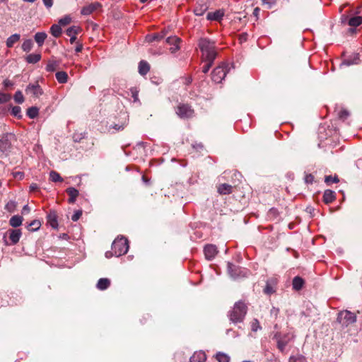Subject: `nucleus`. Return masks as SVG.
I'll return each mask as SVG.
<instances>
[{"label": "nucleus", "instance_id": "aec40b11", "mask_svg": "<svg viewBox=\"0 0 362 362\" xmlns=\"http://www.w3.org/2000/svg\"><path fill=\"white\" fill-rule=\"evenodd\" d=\"M66 192L69 196V198L68 199L69 203L74 204L76 202V197L79 194L78 190L74 187H69L66 189Z\"/></svg>", "mask_w": 362, "mask_h": 362}, {"label": "nucleus", "instance_id": "a211bd4d", "mask_svg": "<svg viewBox=\"0 0 362 362\" xmlns=\"http://www.w3.org/2000/svg\"><path fill=\"white\" fill-rule=\"evenodd\" d=\"M206 359L205 352L202 351H195L190 357L189 362H204Z\"/></svg>", "mask_w": 362, "mask_h": 362}, {"label": "nucleus", "instance_id": "f257e3e1", "mask_svg": "<svg viewBox=\"0 0 362 362\" xmlns=\"http://www.w3.org/2000/svg\"><path fill=\"white\" fill-rule=\"evenodd\" d=\"M199 47L202 53V60L205 62L202 67V72L206 74L217 56L215 42L206 38H201L199 41Z\"/></svg>", "mask_w": 362, "mask_h": 362}, {"label": "nucleus", "instance_id": "c9c22d12", "mask_svg": "<svg viewBox=\"0 0 362 362\" xmlns=\"http://www.w3.org/2000/svg\"><path fill=\"white\" fill-rule=\"evenodd\" d=\"M38 112L39 110L36 107H31L27 110V115L31 119L35 118L38 115Z\"/></svg>", "mask_w": 362, "mask_h": 362}, {"label": "nucleus", "instance_id": "ea45409f", "mask_svg": "<svg viewBox=\"0 0 362 362\" xmlns=\"http://www.w3.org/2000/svg\"><path fill=\"white\" fill-rule=\"evenodd\" d=\"M11 115L18 119L22 117L21 108L19 106H14L11 109Z\"/></svg>", "mask_w": 362, "mask_h": 362}, {"label": "nucleus", "instance_id": "0eeeda50", "mask_svg": "<svg viewBox=\"0 0 362 362\" xmlns=\"http://www.w3.org/2000/svg\"><path fill=\"white\" fill-rule=\"evenodd\" d=\"M228 272L230 277L234 279L246 276L248 274V271L247 269L240 268L230 262L228 263Z\"/></svg>", "mask_w": 362, "mask_h": 362}, {"label": "nucleus", "instance_id": "20e7f679", "mask_svg": "<svg viewBox=\"0 0 362 362\" xmlns=\"http://www.w3.org/2000/svg\"><path fill=\"white\" fill-rule=\"evenodd\" d=\"M233 68L232 64L222 63L213 70L211 73L212 81L217 83H221L225 78L226 74Z\"/></svg>", "mask_w": 362, "mask_h": 362}, {"label": "nucleus", "instance_id": "7c9ffc66", "mask_svg": "<svg viewBox=\"0 0 362 362\" xmlns=\"http://www.w3.org/2000/svg\"><path fill=\"white\" fill-rule=\"evenodd\" d=\"M57 81L60 83H65L68 79V75L65 71H58L55 74Z\"/></svg>", "mask_w": 362, "mask_h": 362}, {"label": "nucleus", "instance_id": "7ed1b4c3", "mask_svg": "<svg viewBox=\"0 0 362 362\" xmlns=\"http://www.w3.org/2000/svg\"><path fill=\"white\" fill-rule=\"evenodd\" d=\"M247 313V306L243 301L237 302L232 310L229 312L228 316L233 323L241 322Z\"/></svg>", "mask_w": 362, "mask_h": 362}, {"label": "nucleus", "instance_id": "4c0bfd02", "mask_svg": "<svg viewBox=\"0 0 362 362\" xmlns=\"http://www.w3.org/2000/svg\"><path fill=\"white\" fill-rule=\"evenodd\" d=\"M49 179L54 182H62L63 180L60 175L56 171H51L49 173Z\"/></svg>", "mask_w": 362, "mask_h": 362}, {"label": "nucleus", "instance_id": "6e6d98bb", "mask_svg": "<svg viewBox=\"0 0 362 362\" xmlns=\"http://www.w3.org/2000/svg\"><path fill=\"white\" fill-rule=\"evenodd\" d=\"M304 180L306 184H312L314 180V177L311 174H307L304 177Z\"/></svg>", "mask_w": 362, "mask_h": 362}, {"label": "nucleus", "instance_id": "774afa93", "mask_svg": "<svg viewBox=\"0 0 362 362\" xmlns=\"http://www.w3.org/2000/svg\"><path fill=\"white\" fill-rule=\"evenodd\" d=\"M38 189V186H37V184H35V183H33V184H31V185H30V191H35V190H36V189Z\"/></svg>", "mask_w": 362, "mask_h": 362}, {"label": "nucleus", "instance_id": "e2e57ef3", "mask_svg": "<svg viewBox=\"0 0 362 362\" xmlns=\"http://www.w3.org/2000/svg\"><path fill=\"white\" fill-rule=\"evenodd\" d=\"M30 207L28 206V204L25 205L23 207V209H22V214H26V213H29L30 212Z\"/></svg>", "mask_w": 362, "mask_h": 362}, {"label": "nucleus", "instance_id": "37998d69", "mask_svg": "<svg viewBox=\"0 0 362 362\" xmlns=\"http://www.w3.org/2000/svg\"><path fill=\"white\" fill-rule=\"evenodd\" d=\"M130 90H131V93H132V98L134 99V103H138L141 104L140 100L139 99V92L136 90V88H132L130 89Z\"/></svg>", "mask_w": 362, "mask_h": 362}, {"label": "nucleus", "instance_id": "79ce46f5", "mask_svg": "<svg viewBox=\"0 0 362 362\" xmlns=\"http://www.w3.org/2000/svg\"><path fill=\"white\" fill-rule=\"evenodd\" d=\"M41 226L40 221L38 220L33 221L30 224L29 227H30V230L35 231L37 230Z\"/></svg>", "mask_w": 362, "mask_h": 362}, {"label": "nucleus", "instance_id": "c756f323", "mask_svg": "<svg viewBox=\"0 0 362 362\" xmlns=\"http://www.w3.org/2000/svg\"><path fill=\"white\" fill-rule=\"evenodd\" d=\"M20 35L17 33L11 35L6 40V46L12 47L20 40Z\"/></svg>", "mask_w": 362, "mask_h": 362}, {"label": "nucleus", "instance_id": "dca6fc26", "mask_svg": "<svg viewBox=\"0 0 362 362\" xmlns=\"http://www.w3.org/2000/svg\"><path fill=\"white\" fill-rule=\"evenodd\" d=\"M224 16L223 10L219 9L216 10L214 12H209L206 15L207 21H221L222 20L223 16Z\"/></svg>", "mask_w": 362, "mask_h": 362}, {"label": "nucleus", "instance_id": "f3484780", "mask_svg": "<svg viewBox=\"0 0 362 362\" xmlns=\"http://www.w3.org/2000/svg\"><path fill=\"white\" fill-rule=\"evenodd\" d=\"M101 6L98 2H94L83 6L81 11L82 15H89Z\"/></svg>", "mask_w": 362, "mask_h": 362}, {"label": "nucleus", "instance_id": "f8f14e48", "mask_svg": "<svg viewBox=\"0 0 362 362\" xmlns=\"http://www.w3.org/2000/svg\"><path fill=\"white\" fill-rule=\"evenodd\" d=\"M180 41L181 40L176 36L168 37L166 39L167 43L171 46L170 47V51L172 54H175L177 51H178L180 49Z\"/></svg>", "mask_w": 362, "mask_h": 362}, {"label": "nucleus", "instance_id": "412c9836", "mask_svg": "<svg viewBox=\"0 0 362 362\" xmlns=\"http://www.w3.org/2000/svg\"><path fill=\"white\" fill-rule=\"evenodd\" d=\"M138 69L139 74L145 76L150 70V65L147 62L142 60L139 63Z\"/></svg>", "mask_w": 362, "mask_h": 362}, {"label": "nucleus", "instance_id": "4be33fe9", "mask_svg": "<svg viewBox=\"0 0 362 362\" xmlns=\"http://www.w3.org/2000/svg\"><path fill=\"white\" fill-rule=\"evenodd\" d=\"M110 285V280L107 278H101L98 280L96 287L98 290L104 291Z\"/></svg>", "mask_w": 362, "mask_h": 362}, {"label": "nucleus", "instance_id": "8fccbe9b", "mask_svg": "<svg viewBox=\"0 0 362 362\" xmlns=\"http://www.w3.org/2000/svg\"><path fill=\"white\" fill-rule=\"evenodd\" d=\"M325 182L327 184L329 183H337L339 182V179L337 177H332V176H326L325 179Z\"/></svg>", "mask_w": 362, "mask_h": 362}, {"label": "nucleus", "instance_id": "de8ad7c7", "mask_svg": "<svg viewBox=\"0 0 362 362\" xmlns=\"http://www.w3.org/2000/svg\"><path fill=\"white\" fill-rule=\"evenodd\" d=\"M262 4L265 6L267 9L272 8L273 5L276 3V0H262Z\"/></svg>", "mask_w": 362, "mask_h": 362}, {"label": "nucleus", "instance_id": "9d476101", "mask_svg": "<svg viewBox=\"0 0 362 362\" xmlns=\"http://www.w3.org/2000/svg\"><path fill=\"white\" fill-rule=\"evenodd\" d=\"M7 233L9 235V239L11 240V243H8L6 240H4L5 245H16L20 240V238L22 235V233L21 229H9L7 231Z\"/></svg>", "mask_w": 362, "mask_h": 362}, {"label": "nucleus", "instance_id": "9b49d317", "mask_svg": "<svg viewBox=\"0 0 362 362\" xmlns=\"http://www.w3.org/2000/svg\"><path fill=\"white\" fill-rule=\"evenodd\" d=\"M25 93L35 98H38L43 94V90L37 83H30L25 88Z\"/></svg>", "mask_w": 362, "mask_h": 362}, {"label": "nucleus", "instance_id": "2eb2a0df", "mask_svg": "<svg viewBox=\"0 0 362 362\" xmlns=\"http://www.w3.org/2000/svg\"><path fill=\"white\" fill-rule=\"evenodd\" d=\"M361 62L360 54L358 53H354L344 59L341 63V65L351 66L354 64H358Z\"/></svg>", "mask_w": 362, "mask_h": 362}, {"label": "nucleus", "instance_id": "2f4dec72", "mask_svg": "<svg viewBox=\"0 0 362 362\" xmlns=\"http://www.w3.org/2000/svg\"><path fill=\"white\" fill-rule=\"evenodd\" d=\"M62 24H52V26L50 28L51 33L54 37H59L62 33Z\"/></svg>", "mask_w": 362, "mask_h": 362}, {"label": "nucleus", "instance_id": "ddd939ff", "mask_svg": "<svg viewBox=\"0 0 362 362\" xmlns=\"http://www.w3.org/2000/svg\"><path fill=\"white\" fill-rule=\"evenodd\" d=\"M205 257L207 260L213 259L218 253L217 247L214 245H207L204 248Z\"/></svg>", "mask_w": 362, "mask_h": 362}, {"label": "nucleus", "instance_id": "603ef678", "mask_svg": "<svg viewBox=\"0 0 362 362\" xmlns=\"http://www.w3.org/2000/svg\"><path fill=\"white\" fill-rule=\"evenodd\" d=\"M82 215V211L81 210H77L74 212V214L71 216V220L73 221H77L80 217Z\"/></svg>", "mask_w": 362, "mask_h": 362}, {"label": "nucleus", "instance_id": "0e129e2a", "mask_svg": "<svg viewBox=\"0 0 362 362\" xmlns=\"http://www.w3.org/2000/svg\"><path fill=\"white\" fill-rule=\"evenodd\" d=\"M45 5L47 7H51L52 6V0H43Z\"/></svg>", "mask_w": 362, "mask_h": 362}, {"label": "nucleus", "instance_id": "b1692460", "mask_svg": "<svg viewBox=\"0 0 362 362\" xmlns=\"http://www.w3.org/2000/svg\"><path fill=\"white\" fill-rule=\"evenodd\" d=\"M165 33L164 31H162L160 33H154L151 35H148L146 36V41L148 42H152L153 41H159L164 37Z\"/></svg>", "mask_w": 362, "mask_h": 362}, {"label": "nucleus", "instance_id": "c85d7f7f", "mask_svg": "<svg viewBox=\"0 0 362 362\" xmlns=\"http://www.w3.org/2000/svg\"><path fill=\"white\" fill-rule=\"evenodd\" d=\"M304 284V281L302 278L299 276H296L293 279V288L296 291H299L302 288Z\"/></svg>", "mask_w": 362, "mask_h": 362}, {"label": "nucleus", "instance_id": "1a4fd4ad", "mask_svg": "<svg viewBox=\"0 0 362 362\" xmlns=\"http://www.w3.org/2000/svg\"><path fill=\"white\" fill-rule=\"evenodd\" d=\"M12 136L11 134H4L0 138V151L7 154L11 148L10 138Z\"/></svg>", "mask_w": 362, "mask_h": 362}, {"label": "nucleus", "instance_id": "c03bdc74", "mask_svg": "<svg viewBox=\"0 0 362 362\" xmlns=\"http://www.w3.org/2000/svg\"><path fill=\"white\" fill-rule=\"evenodd\" d=\"M11 99V95L7 93L0 92V104L6 103Z\"/></svg>", "mask_w": 362, "mask_h": 362}, {"label": "nucleus", "instance_id": "052dcab7", "mask_svg": "<svg viewBox=\"0 0 362 362\" xmlns=\"http://www.w3.org/2000/svg\"><path fill=\"white\" fill-rule=\"evenodd\" d=\"M83 49V45L82 43L79 42H76V48H75V52H81Z\"/></svg>", "mask_w": 362, "mask_h": 362}, {"label": "nucleus", "instance_id": "864d4df0", "mask_svg": "<svg viewBox=\"0 0 362 362\" xmlns=\"http://www.w3.org/2000/svg\"><path fill=\"white\" fill-rule=\"evenodd\" d=\"M348 23H362V16H352Z\"/></svg>", "mask_w": 362, "mask_h": 362}, {"label": "nucleus", "instance_id": "f03ea898", "mask_svg": "<svg viewBox=\"0 0 362 362\" xmlns=\"http://www.w3.org/2000/svg\"><path fill=\"white\" fill-rule=\"evenodd\" d=\"M356 320V315L348 310H341L337 314V322L345 332H350L352 329L357 332V329H354Z\"/></svg>", "mask_w": 362, "mask_h": 362}, {"label": "nucleus", "instance_id": "680f3d73", "mask_svg": "<svg viewBox=\"0 0 362 362\" xmlns=\"http://www.w3.org/2000/svg\"><path fill=\"white\" fill-rule=\"evenodd\" d=\"M260 11V9L258 7H256L254 11H253V15L254 16L256 17L255 20V21H257L258 20V15H259V13Z\"/></svg>", "mask_w": 362, "mask_h": 362}, {"label": "nucleus", "instance_id": "4468645a", "mask_svg": "<svg viewBox=\"0 0 362 362\" xmlns=\"http://www.w3.org/2000/svg\"><path fill=\"white\" fill-rule=\"evenodd\" d=\"M81 28L78 25H73L67 28L66 33L70 37V43L74 44L76 40V35L81 32Z\"/></svg>", "mask_w": 362, "mask_h": 362}, {"label": "nucleus", "instance_id": "39448f33", "mask_svg": "<svg viewBox=\"0 0 362 362\" xmlns=\"http://www.w3.org/2000/svg\"><path fill=\"white\" fill-rule=\"evenodd\" d=\"M129 247L128 240L124 236H118L112 244V251L116 257L125 255Z\"/></svg>", "mask_w": 362, "mask_h": 362}, {"label": "nucleus", "instance_id": "13d9d810", "mask_svg": "<svg viewBox=\"0 0 362 362\" xmlns=\"http://www.w3.org/2000/svg\"><path fill=\"white\" fill-rule=\"evenodd\" d=\"M351 17L349 18V15L346 14V13H344L341 15V23H348L349 22V20L351 18Z\"/></svg>", "mask_w": 362, "mask_h": 362}, {"label": "nucleus", "instance_id": "a878e982", "mask_svg": "<svg viewBox=\"0 0 362 362\" xmlns=\"http://www.w3.org/2000/svg\"><path fill=\"white\" fill-rule=\"evenodd\" d=\"M46 38L47 34L44 32L37 33L34 36L35 41L37 42L39 47L42 46Z\"/></svg>", "mask_w": 362, "mask_h": 362}, {"label": "nucleus", "instance_id": "bf43d9fd", "mask_svg": "<svg viewBox=\"0 0 362 362\" xmlns=\"http://www.w3.org/2000/svg\"><path fill=\"white\" fill-rule=\"evenodd\" d=\"M16 206V203L15 202H13V201H10L9 202L7 203L6 206V208L11 211L12 209H13Z\"/></svg>", "mask_w": 362, "mask_h": 362}, {"label": "nucleus", "instance_id": "6ab92c4d", "mask_svg": "<svg viewBox=\"0 0 362 362\" xmlns=\"http://www.w3.org/2000/svg\"><path fill=\"white\" fill-rule=\"evenodd\" d=\"M276 284V281L274 279H272L270 280H268L267 281L266 286L264 288V293L267 295H271L274 293H275V285Z\"/></svg>", "mask_w": 362, "mask_h": 362}, {"label": "nucleus", "instance_id": "5701e85b", "mask_svg": "<svg viewBox=\"0 0 362 362\" xmlns=\"http://www.w3.org/2000/svg\"><path fill=\"white\" fill-rule=\"evenodd\" d=\"M335 199V193L331 189H326L323 194V201L326 204H329Z\"/></svg>", "mask_w": 362, "mask_h": 362}, {"label": "nucleus", "instance_id": "72a5a7b5", "mask_svg": "<svg viewBox=\"0 0 362 362\" xmlns=\"http://www.w3.org/2000/svg\"><path fill=\"white\" fill-rule=\"evenodd\" d=\"M33 47V42L31 39H28L25 40L22 44V49L24 52H30Z\"/></svg>", "mask_w": 362, "mask_h": 362}, {"label": "nucleus", "instance_id": "4d7b16f0", "mask_svg": "<svg viewBox=\"0 0 362 362\" xmlns=\"http://www.w3.org/2000/svg\"><path fill=\"white\" fill-rule=\"evenodd\" d=\"M279 310L275 307H273L270 310V314L272 316L276 317L279 314Z\"/></svg>", "mask_w": 362, "mask_h": 362}, {"label": "nucleus", "instance_id": "cd10ccee", "mask_svg": "<svg viewBox=\"0 0 362 362\" xmlns=\"http://www.w3.org/2000/svg\"><path fill=\"white\" fill-rule=\"evenodd\" d=\"M22 216L18 215L12 216L9 220V224L13 228L20 226L22 224Z\"/></svg>", "mask_w": 362, "mask_h": 362}, {"label": "nucleus", "instance_id": "3c124183", "mask_svg": "<svg viewBox=\"0 0 362 362\" xmlns=\"http://www.w3.org/2000/svg\"><path fill=\"white\" fill-rule=\"evenodd\" d=\"M339 117L343 120L349 116V112L346 110H341L338 113Z\"/></svg>", "mask_w": 362, "mask_h": 362}, {"label": "nucleus", "instance_id": "423d86ee", "mask_svg": "<svg viewBox=\"0 0 362 362\" xmlns=\"http://www.w3.org/2000/svg\"><path fill=\"white\" fill-rule=\"evenodd\" d=\"M274 337L277 341L278 349L280 351L284 352L287 344L293 339V335L291 333H287L282 336L280 333L276 332Z\"/></svg>", "mask_w": 362, "mask_h": 362}, {"label": "nucleus", "instance_id": "473e14b6", "mask_svg": "<svg viewBox=\"0 0 362 362\" xmlns=\"http://www.w3.org/2000/svg\"><path fill=\"white\" fill-rule=\"evenodd\" d=\"M47 218L48 221L50 223V226L54 228H57L58 223L56 214L54 212H51L50 214H48Z\"/></svg>", "mask_w": 362, "mask_h": 362}, {"label": "nucleus", "instance_id": "69168bd1", "mask_svg": "<svg viewBox=\"0 0 362 362\" xmlns=\"http://www.w3.org/2000/svg\"><path fill=\"white\" fill-rule=\"evenodd\" d=\"M247 33H243L240 37V40L241 42H245L247 40Z\"/></svg>", "mask_w": 362, "mask_h": 362}, {"label": "nucleus", "instance_id": "a18cd8bd", "mask_svg": "<svg viewBox=\"0 0 362 362\" xmlns=\"http://www.w3.org/2000/svg\"><path fill=\"white\" fill-rule=\"evenodd\" d=\"M350 25H351V27H350L347 31H346V35H353L354 34L356 33L357 32V26L359 25L360 24H349Z\"/></svg>", "mask_w": 362, "mask_h": 362}, {"label": "nucleus", "instance_id": "09e8293b", "mask_svg": "<svg viewBox=\"0 0 362 362\" xmlns=\"http://www.w3.org/2000/svg\"><path fill=\"white\" fill-rule=\"evenodd\" d=\"M125 125H126V122L122 123L121 124H115L113 125L110 126L109 130H110L111 129H114L117 132L121 131V130L124 129Z\"/></svg>", "mask_w": 362, "mask_h": 362}, {"label": "nucleus", "instance_id": "e433bc0d", "mask_svg": "<svg viewBox=\"0 0 362 362\" xmlns=\"http://www.w3.org/2000/svg\"><path fill=\"white\" fill-rule=\"evenodd\" d=\"M57 66H58V64L56 61L49 60L47 64L45 69L48 72H52L56 70Z\"/></svg>", "mask_w": 362, "mask_h": 362}, {"label": "nucleus", "instance_id": "6e6552de", "mask_svg": "<svg viewBox=\"0 0 362 362\" xmlns=\"http://www.w3.org/2000/svg\"><path fill=\"white\" fill-rule=\"evenodd\" d=\"M176 114L182 119H187L193 117L194 110L186 104H180L176 110Z\"/></svg>", "mask_w": 362, "mask_h": 362}, {"label": "nucleus", "instance_id": "393cba45", "mask_svg": "<svg viewBox=\"0 0 362 362\" xmlns=\"http://www.w3.org/2000/svg\"><path fill=\"white\" fill-rule=\"evenodd\" d=\"M233 187L230 185L224 183L218 187V192L221 194H229L232 192Z\"/></svg>", "mask_w": 362, "mask_h": 362}, {"label": "nucleus", "instance_id": "a19ab883", "mask_svg": "<svg viewBox=\"0 0 362 362\" xmlns=\"http://www.w3.org/2000/svg\"><path fill=\"white\" fill-rule=\"evenodd\" d=\"M289 362H306V358L302 355L292 356L289 358Z\"/></svg>", "mask_w": 362, "mask_h": 362}, {"label": "nucleus", "instance_id": "338daca9", "mask_svg": "<svg viewBox=\"0 0 362 362\" xmlns=\"http://www.w3.org/2000/svg\"><path fill=\"white\" fill-rule=\"evenodd\" d=\"M15 177H19L20 179H22L24 177V174L22 172H16L14 174Z\"/></svg>", "mask_w": 362, "mask_h": 362}, {"label": "nucleus", "instance_id": "5fc2aeb1", "mask_svg": "<svg viewBox=\"0 0 362 362\" xmlns=\"http://www.w3.org/2000/svg\"><path fill=\"white\" fill-rule=\"evenodd\" d=\"M72 17L71 15H66L58 21V23H71Z\"/></svg>", "mask_w": 362, "mask_h": 362}, {"label": "nucleus", "instance_id": "f704fd0d", "mask_svg": "<svg viewBox=\"0 0 362 362\" xmlns=\"http://www.w3.org/2000/svg\"><path fill=\"white\" fill-rule=\"evenodd\" d=\"M216 358L218 362H229L230 356L224 353L218 352L216 355Z\"/></svg>", "mask_w": 362, "mask_h": 362}, {"label": "nucleus", "instance_id": "49530a36", "mask_svg": "<svg viewBox=\"0 0 362 362\" xmlns=\"http://www.w3.org/2000/svg\"><path fill=\"white\" fill-rule=\"evenodd\" d=\"M251 329L253 332H257L259 329H261V326L259 325V322L257 319H254L251 322Z\"/></svg>", "mask_w": 362, "mask_h": 362}, {"label": "nucleus", "instance_id": "bb28decb", "mask_svg": "<svg viewBox=\"0 0 362 362\" xmlns=\"http://www.w3.org/2000/svg\"><path fill=\"white\" fill-rule=\"evenodd\" d=\"M41 59L40 54H30L25 57V61L28 64H36Z\"/></svg>", "mask_w": 362, "mask_h": 362}, {"label": "nucleus", "instance_id": "58836bf2", "mask_svg": "<svg viewBox=\"0 0 362 362\" xmlns=\"http://www.w3.org/2000/svg\"><path fill=\"white\" fill-rule=\"evenodd\" d=\"M13 99L15 102L18 104H22L24 102V96L21 90H18L16 92Z\"/></svg>", "mask_w": 362, "mask_h": 362}]
</instances>
